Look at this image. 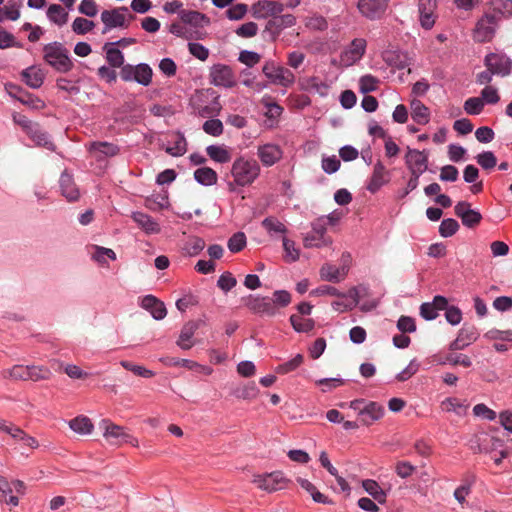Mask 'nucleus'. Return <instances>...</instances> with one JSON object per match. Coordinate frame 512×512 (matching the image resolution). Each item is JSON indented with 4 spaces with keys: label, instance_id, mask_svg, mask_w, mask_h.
I'll return each instance as SVG.
<instances>
[{
    "label": "nucleus",
    "instance_id": "nucleus-50",
    "mask_svg": "<svg viewBox=\"0 0 512 512\" xmlns=\"http://www.w3.org/2000/svg\"><path fill=\"white\" fill-rule=\"evenodd\" d=\"M228 249L237 253L240 252L246 246V236L243 232H237L228 240Z\"/></svg>",
    "mask_w": 512,
    "mask_h": 512
},
{
    "label": "nucleus",
    "instance_id": "nucleus-49",
    "mask_svg": "<svg viewBox=\"0 0 512 512\" xmlns=\"http://www.w3.org/2000/svg\"><path fill=\"white\" fill-rule=\"evenodd\" d=\"M205 248V241L199 237H191L185 244V251L190 256L198 255Z\"/></svg>",
    "mask_w": 512,
    "mask_h": 512
},
{
    "label": "nucleus",
    "instance_id": "nucleus-62",
    "mask_svg": "<svg viewBox=\"0 0 512 512\" xmlns=\"http://www.w3.org/2000/svg\"><path fill=\"white\" fill-rule=\"evenodd\" d=\"M78 11L87 17H94L98 13V7L92 0H82L78 7Z\"/></svg>",
    "mask_w": 512,
    "mask_h": 512
},
{
    "label": "nucleus",
    "instance_id": "nucleus-5",
    "mask_svg": "<svg viewBox=\"0 0 512 512\" xmlns=\"http://www.w3.org/2000/svg\"><path fill=\"white\" fill-rule=\"evenodd\" d=\"M50 371L39 366L15 365L7 371L5 380L11 382H38L48 380Z\"/></svg>",
    "mask_w": 512,
    "mask_h": 512
},
{
    "label": "nucleus",
    "instance_id": "nucleus-27",
    "mask_svg": "<svg viewBox=\"0 0 512 512\" xmlns=\"http://www.w3.org/2000/svg\"><path fill=\"white\" fill-rule=\"evenodd\" d=\"M387 171L382 162L378 161L373 168V173L367 185L371 193L377 192L387 182Z\"/></svg>",
    "mask_w": 512,
    "mask_h": 512
},
{
    "label": "nucleus",
    "instance_id": "nucleus-29",
    "mask_svg": "<svg viewBox=\"0 0 512 512\" xmlns=\"http://www.w3.org/2000/svg\"><path fill=\"white\" fill-rule=\"evenodd\" d=\"M60 187L62 195L69 201H75L79 198V190L76 187L73 178L67 173H63L60 178Z\"/></svg>",
    "mask_w": 512,
    "mask_h": 512
},
{
    "label": "nucleus",
    "instance_id": "nucleus-15",
    "mask_svg": "<svg viewBox=\"0 0 512 512\" xmlns=\"http://www.w3.org/2000/svg\"><path fill=\"white\" fill-rule=\"evenodd\" d=\"M257 156L263 166L270 167L282 159L281 147L274 143H265L257 147Z\"/></svg>",
    "mask_w": 512,
    "mask_h": 512
},
{
    "label": "nucleus",
    "instance_id": "nucleus-54",
    "mask_svg": "<svg viewBox=\"0 0 512 512\" xmlns=\"http://www.w3.org/2000/svg\"><path fill=\"white\" fill-rule=\"evenodd\" d=\"M203 130L205 133L217 137L223 133V123L219 119H210L204 122Z\"/></svg>",
    "mask_w": 512,
    "mask_h": 512
},
{
    "label": "nucleus",
    "instance_id": "nucleus-31",
    "mask_svg": "<svg viewBox=\"0 0 512 512\" xmlns=\"http://www.w3.org/2000/svg\"><path fill=\"white\" fill-rule=\"evenodd\" d=\"M207 155L217 163H228L231 158V150L225 145H210L206 148Z\"/></svg>",
    "mask_w": 512,
    "mask_h": 512
},
{
    "label": "nucleus",
    "instance_id": "nucleus-10",
    "mask_svg": "<svg viewBox=\"0 0 512 512\" xmlns=\"http://www.w3.org/2000/svg\"><path fill=\"white\" fill-rule=\"evenodd\" d=\"M127 12V7H118L102 11L101 21L104 24L102 33H106L114 28H127L130 24V20L133 19L132 15L127 18Z\"/></svg>",
    "mask_w": 512,
    "mask_h": 512
},
{
    "label": "nucleus",
    "instance_id": "nucleus-18",
    "mask_svg": "<svg viewBox=\"0 0 512 512\" xmlns=\"http://www.w3.org/2000/svg\"><path fill=\"white\" fill-rule=\"evenodd\" d=\"M389 0H359L358 9L367 18L380 17L387 8Z\"/></svg>",
    "mask_w": 512,
    "mask_h": 512
},
{
    "label": "nucleus",
    "instance_id": "nucleus-12",
    "mask_svg": "<svg viewBox=\"0 0 512 512\" xmlns=\"http://www.w3.org/2000/svg\"><path fill=\"white\" fill-rule=\"evenodd\" d=\"M405 163L412 175L420 176L428 168V153L407 148Z\"/></svg>",
    "mask_w": 512,
    "mask_h": 512
},
{
    "label": "nucleus",
    "instance_id": "nucleus-48",
    "mask_svg": "<svg viewBox=\"0 0 512 512\" xmlns=\"http://www.w3.org/2000/svg\"><path fill=\"white\" fill-rule=\"evenodd\" d=\"M91 257L93 260L100 264H105L106 260L105 257H108L111 260L116 259V254L112 249L100 247V246H94V252L91 254Z\"/></svg>",
    "mask_w": 512,
    "mask_h": 512
},
{
    "label": "nucleus",
    "instance_id": "nucleus-19",
    "mask_svg": "<svg viewBox=\"0 0 512 512\" xmlns=\"http://www.w3.org/2000/svg\"><path fill=\"white\" fill-rule=\"evenodd\" d=\"M299 87L301 90L317 93L318 95L325 97L329 91V84L323 80H321L317 76H309L300 78L298 81Z\"/></svg>",
    "mask_w": 512,
    "mask_h": 512
},
{
    "label": "nucleus",
    "instance_id": "nucleus-9",
    "mask_svg": "<svg viewBox=\"0 0 512 512\" xmlns=\"http://www.w3.org/2000/svg\"><path fill=\"white\" fill-rule=\"evenodd\" d=\"M324 220L323 217L317 219L312 225V231L303 237L305 248H323L332 245V238L326 235Z\"/></svg>",
    "mask_w": 512,
    "mask_h": 512
},
{
    "label": "nucleus",
    "instance_id": "nucleus-58",
    "mask_svg": "<svg viewBox=\"0 0 512 512\" xmlns=\"http://www.w3.org/2000/svg\"><path fill=\"white\" fill-rule=\"evenodd\" d=\"M231 393L237 398L252 399L257 395L258 391L256 386H235Z\"/></svg>",
    "mask_w": 512,
    "mask_h": 512
},
{
    "label": "nucleus",
    "instance_id": "nucleus-11",
    "mask_svg": "<svg viewBox=\"0 0 512 512\" xmlns=\"http://www.w3.org/2000/svg\"><path fill=\"white\" fill-rule=\"evenodd\" d=\"M152 69L147 64L125 65L122 67L120 76L124 81H136L137 83L148 86L152 80Z\"/></svg>",
    "mask_w": 512,
    "mask_h": 512
},
{
    "label": "nucleus",
    "instance_id": "nucleus-61",
    "mask_svg": "<svg viewBox=\"0 0 512 512\" xmlns=\"http://www.w3.org/2000/svg\"><path fill=\"white\" fill-rule=\"evenodd\" d=\"M29 134L36 144L45 146L48 149L53 148V144L49 141L48 135L45 132L41 131L38 125H36V128L33 129V132H30Z\"/></svg>",
    "mask_w": 512,
    "mask_h": 512
},
{
    "label": "nucleus",
    "instance_id": "nucleus-51",
    "mask_svg": "<svg viewBox=\"0 0 512 512\" xmlns=\"http://www.w3.org/2000/svg\"><path fill=\"white\" fill-rule=\"evenodd\" d=\"M466 407L467 406L457 398H446L441 402L442 410L447 412L454 411L457 414H461Z\"/></svg>",
    "mask_w": 512,
    "mask_h": 512
},
{
    "label": "nucleus",
    "instance_id": "nucleus-52",
    "mask_svg": "<svg viewBox=\"0 0 512 512\" xmlns=\"http://www.w3.org/2000/svg\"><path fill=\"white\" fill-rule=\"evenodd\" d=\"M459 229V224L452 218L444 219L439 226V233L442 237H450Z\"/></svg>",
    "mask_w": 512,
    "mask_h": 512
},
{
    "label": "nucleus",
    "instance_id": "nucleus-37",
    "mask_svg": "<svg viewBox=\"0 0 512 512\" xmlns=\"http://www.w3.org/2000/svg\"><path fill=\"white\" fill-rule=\"evenodd\" d=\"M194 177L198 183L206 186L214 185L218 179L216 172L209 167L198 168L194 172Z\"/></svg>",
    "mask_w": 512,
    "mask_h": 512
},
{
    "label": "nucleus",
    "instance_id": "nucleus-46",
    "mask_svg": "<svg viewBox=\"0 0 512 512\" xmlns=\"http://www.w3.org/2000/svg\"><path fill=\"white\" fill-rule=\"evenodd\" d=\"M187 151V142L182 134H177L173 146H168L166 152L172 156H182Z\"/></svg>",
    "mask_w": 512,
    "mask_h": 512
},
{
    "label": "nucleus",
    "instance_id": "nucleus-8",
    "mask_svg": "<svg viewBox=\"0 0 512 512\" xmlns=\"http://www.w3.org/2000/svg\"><path fill=\"white\" fill-rule=\"evenodd\" d=\"M498 26L497 18L492 14H484L479 18L472 30V38L476 43L491 42Z\"/></svg>",
    "mask_w": 512,
    "mask_h": 512
},
{
    "label": "nucleus",
    "instance_id": "nucleus-4",
    "mask_svg": "<svg viewBox=\"0 0 512 512\" xmlns=\"http://www.w3.org/2000/svg\"><path fill=\"white\" fill-rule=\"evenodd\" d=\"M44 60L59 72H68L73 64L68 56V50L59 42L49 43L43 48Z\"/></svg>",
    "mask_w": 512,
    "mask_h": 512
},
{
    "label": "nucleus",
    "instance_id": "nucleus-44",
    "mask_svg": "<svg viewBox=\"0 0 512 512\" xmlns=\"http://www.w3.org/2000/svg\"><path fill=\"white\" fill-rule=\"evenodd\" d=\"M72 31L77 35H84L92 31L95 27V23L83 17H77L72 22Z\"/></svg>",
    "mask_w": 512,
    "mask_h": 512
},
{
    "label": "nucleus",
    "instance_id": "nucleus-17",
    "mask_svg": "<svg viewBox=\"0 0 512 512\" xmlns=\"http://www.w3.org/2000/svg\"><path fill=\"white\" fill-rule=\"evenodd\" d=\"M284 10V4L273 0H260L252 6L255 18L264 19L277 15Z\"/></svg>",
    "mask_w": 512,
    "mask_h": 512
},
{
    "label": "nucleus",
    "instance_id": "nucleus-35",
    "mask_svg": "<svg viewBox=\"0 0 512 512\" xmlns=\"http://www.w3.org/2000/svg\"><path fill=\"white\" fill-rule=\"evenodd\" d=\"M69 427L78 434L88 435L92 432L94 426L88 417L77 416L69 421Z\"/></svg>",
    "mask_w": 512,
    "mask_h": 512
},
{
    "label": "nucleus",
    "instance_id": "nucleus-64",
    "mask_svg": "<svg viewBox=\"0 0 512 512\" xmlns=\"http://www.w3.org/2000/svg\"><path fill=\"white\" fill-rule=\"evenodd\" d=\"M247 9L248 7L246 4L240 3L229 8L226 11V14L230 20H240L246 15Z\"/></svg>",
    "mask_w": 512,
    "mask_h": 512
},
{
    "label": "nucleus",
    "instance_id": "nucleus-57",
    "mask_svg": "<svg viewBox=\"0 0 512 512\" xmlns=\"http://www.w3.org/2000/svg\"><path fill=\"white\" fill-rule=\"evenodd\" d=\"M477 163L484 169H491L495 167L497 163V159L493 152L486 151L483 153H480L476 157Z\"/></svg>",
    "mask_w": 512,
    "mask_h": 512
},
{
    "label": "nucleus",
    "instance_id": "nucleus-43",
    "mask_svg": "<svg viewBox=\"0 0 512 512\" xmlns=\"http://www.w3.org/2000/svg\"><path fill=\"white\" fill-rule=\"evenodd\" d=\"M20 17L19 6L15 2H9L4 7H0V22L5 20L16 21Z\"/></svg>",
    "mask_w": 512,
    "mask_h": 512
},
{
    "label": "nucleus",
    "instance_id": "nucleus-47",
    "mask_svg": "<svg viewBox=\"0 0 512 512\" xmlns=\"http://www.w3.org/2000/svg\"><path fill=\"white\" fill-rule=\"evenodd\" d=\"M484 105L480 97H471L465 101L464 110L467 114L478 115L483 111Z\"/></svg>",
    "mask_w": 512,
    "mask_h": 512
},
{
    "label": "nucleus",
    "instance_id": "nucleus-63",
    "mask_svg": "<svg viewBox=\"0 0 512 512\" xmlns=\"http://www.w3.org/2000/svg\"><path fill=\"white\" fill-rule=\"evenodd\" d=\"M482 219V215L476 211L471 209V211H468L462 218V223L464 226L473 228L477 226Z\"/></svg>",
    "mask_w": 512,
    "mask_h": 512
},
{
    "label": "nucleus",
    "instance_id": "nucleus-24",
    "mask_svg": "<svg viewBox=\"0 0 512 512\" xmlns=\"http://www.w3.org/2000/svg\"><path fill=\"white\" fill-rule=\"evenodd\" d=\"M447 299L443 296H436L433 302L423 303L420 307V314L426 320H434L438 316L439 310H444L447 306Z\"/></svg>",
    "mask_w": 512,
    "mask_h": 512
},
{
    "label": "nucleus",
    "instance_id": "nucleus-20",
    "mask_svg": "<svg viewBox=\"0 0 512 512\" xmlns=\"http://www.w3.org/2000/svg\"><path fill=\"white\" fill-rule=\"evenodd\" d=\"M246 306L254 313L266 316H274L276 309L271 299L267 297L250 296L246 300Z\"/></svg>",
    "mask_w": 512,
    "mask_h": 512
},
{
    "label": "nucleus",
    "instance_id": "nucleus-2",
    "mask_svg": "<svg viewBox=\"0 0 512 512\" xmlns=\"http://www.w3.org/2000/svg\"><path fill=\"white\" fill-rule=\"evenodd\" d=\"M260 165L256 160L237 158L231 167V174L235 184L238 186L251 185L260 175Z\"/></svg>",
    "mask_w": 512,
    "mask_h": 512
},
{
    "label": "nucleus",
    "instance_id": "nucleus-22",
    "mask_svg": "<svg viewBox=\"0 0 512 512\" xmlns=\"http://www.w3.org/2000/svg\"><path fill=\"white\" fill-rule=\"evenodd\" d=\"M92 157L98 161H102L107 157H112L118 154L119 148L109 142H92L88 148Z\"/></svg>",
    "mask_w": 512,
    "mask_h": 512
},
{
    "label": "nucleus",
    "instance_id": "nucleus-36",
    "mask_svg": "<svg viewBox=\"0 0 512 512\" xmlns=\"http://www.w3.org/2000/svg\"><path fill=\"white\" fill-rule=\"evenodd\" d=\"M477 339L475 328H462L457 339L452 343L454 349H462Z\"/></svg>",
    "mask_w": 512,
    "mask_h": 512
},
{
    "label": "nucleus",
    "instance_id": "nucleus-6",
    "mask_svg": "<svg viewBox=\"0 0 512 512\" xmlns=\"http://www.w3.org/2000/svg\"><path fill=\"white\" fill-rule=\"evenodd\" d=\"M262 72L271 84L282 87H290L295 82V75L287 68L276 64L274 61H266Z\"/></svg>",
    "mask_w": 512,
    "mask_h": 512
},
{
    "label": "nucleus",
    "instance_id": "nucleus-33",
    "mask_svg": "<svg viewBox=\"0 0 512 512\" xmlns=\"http://www.w3.org/2000/svg\"><path fill=\"white\" fill-rule=\"evenodd\" d=\"M48 19L57 26H63L68 21V12L58 4H51L47 9Z\"/></svg>",
    "mask_w": 512,
    "mask_h": 512
},
{
    "label": "nucleus",
    "instance_id": "nucleus-41",
    "mask_svg": "<svg viewBox=\"0 0 512 512\" xmlns=\"http://www.w3.org/2000/svg\"><path fill=\"white\" fill-rule=\"evenodd\" d=\"M284 260L286 262H296L300 258V250L296 247L293 240L283 237Z\"/></svg>",
    "mask_w": 512,
    "mask_h": 512
},
{
    "label": "nucleus",
    "instance_id": "nucleus-55",
    "mask_svg": "<svg viewBox=\"0 0 512 512\" xmlns=\"http://www.w3.org/2000/svg\"><path fill=\"white\" fill-rule=\"evenodd\" d=\"M379 81L372 75H364L359 80V88L361 93H368L376 90Z\"/></svg>",
    "mask_w": 512,
    "mask_h": 512
},
{
    "label": "nucleus",
    "instance_id": "nucleus-25",
    "mask_svg": "<svg viewBox=\"0 0 512 512\" xmlns=\"http://www.w3.org/2000/svg\"><path fill=\"white\" fill-rule=\"evenodd\" d=\"M478 452H490L502 446V441L488 432H480L475 435Z\"/></svg>",
    "mask_w": 512,
    "mask_h": 512
},
{
    "label": "nucleus",
    "instance_id": "nucleus-34",
    "mask_svg": "<svg viewBox=\"0 0 512 512\" xmlns=\"http://www.w3.org/2000/svg\"><path fill=\"white\" fill-rule=\"evenodd\" d=\"M411 115L412 119L418 124L425 125L429 122V110L419 100H413L411 102Z\"/></svg>",
    "mask_w": 512,
    "mask_h": 512
},
{
    "label": "nucleus",
    "instance_id": "nucleus-60",
    "mask_svg": "<svg viewBox=\"0 0 512 512\" xmlns=\"http://www.w3.org/2000/svg\"><path fill=\"white\" fill-rule=\"evenodd\" d=\"M0 430L11 435L15 440L21 441L25 437L26 433L12 423L3 422L0 426Z\"/></svg>",
    "mask_w": 512,
    "mask_h": 512
},
{
    "label": "nucleus",
    "instance_id": "nucleus-40",
    "mask_svg": "<svg viewBox=\"0 0 512 512\" xmlns=\"http://www.w3.org/2000/svg\"><path fill=\"white\" fill-rule=\"evenodd\" d=\"M262 226L271 236H273V234L284 235L288 231L284 223L272 216L265 218L262 221Z\"/></svg>",
    "mask_w": 512,
    "mask_h": 512
},
{
    "label": "nucleus",
    "instance_id": "nucleus-13",
    "mask_svg": "<svg viewBox=\"0 0 512 512\" xmlns=\"http://www.w3.org/2000/svg\"><path fill=\"white\" fill-rule=\"evenodd\" d=\"M366 41L362 38L354 39L341 53V64L348 67L359 61L365 53Z\"/></svg>",
    "mask_w": 512,
    "mask_h": 512
},
{
    "label": "nucleus",
    "instance_id": "nucleus-28",
    "mask_svg": "<svg viewBox=\"0 0 512 512\" xmlns=\"http://www.w3.org/2000/svg\"><path fill=\"white\" fill-rule=\"evenodd\" d=\"M320 277L324 281L338 283L346 277L348 269L345 267L337 268L329 263L324 264L320 268Z\"/></svg>",
    "mask_w": 512,
    "mask_h": 512
},
{
    "label": "nucleus",
    "instance_id": "nucleus-26",
    "mask_svg": "<svg viewBox=\"0 0 512 512\" xmlns=\"http://www.w3.org/2000/svg\"><path fill=\"white\" fill-rule=\"evenodd\" d=\"M199 327V322L189 321L181 329L177 345L184 350H189L193 347V336Z\"/></svg>",
    "mask_w": 512,
    "mask_h": 512
},
{
    "label": "nucleus",
    "instance_id": "nucleus-3",
    "mask_svg": "<svg viewBox=\"0 0 512 512\" xmlns=\"http://www.w3.org/2000/svg\"><path fill=\"white\" fill-rule=\"evenodd\" d=\"M358 416L360 423L364 426H371L378 422L385 415V408L378 402L366 399H356L349 403Z\"/></svg>",
    "mask_w": 512,
    "mask_h": 512
},
{
    "label": "nucleus",
    "instance_id": "nucleus-1",
    "mask_svg": "<svg viewBox=\"0 0 512 512\" xmlns=\"http://www.w3.org/2000/svg\"><path fill=\"white\" fill-rule=\"evenodd\" d=\"M483 62L486 70L476 75L477 84H490L493 76L507 77L512 72V59L503 52H490Z\"/></svg>",
    "mask_w": 512,
    "mask_h": 512
},
{
    "label": "nucleus",
    "instance_id": "nucleus-7",
    "mask_svg": "<svg viewBox=\"0 0 512 512\" xmlns=\"http://www.w3.org/2000/svg\"><path fill=\"white\" fill-rule=\"evenodd\" d=\"M100 427L104 430L103 437L110 445L121 446L125 443H130L133 446L138 445V440L127 433L122 426L104 419L101 421Z\"/></svg>",
    "mask_w": 512,
    "mask_h": 512
},
{
    "label": "nucleus",
    "instance_id": "nucleus-53",
    "mask_svg": "<svg viewBox=\"0 0 512 512\" xmlns=\"http://www.w3.org/2000/svg\"><path fill=\"white\" fill-rule=\"evenodd\" d=\"M65 373L71 378L75 380L81 381H92L91 374L83 371L76 365H67L64 369Z\"/></svg>",
    "mask_w": 512,
    "mask_h": 512
},
{
    "label": "nucleus",
    "instance_id": "nucleus-16",
    "mask_svg": "<svg viewBox=\"0 0 512 512\" xmlns=\"http://www.w3.org/2000/svg\"><path fill=\"white\" fill-rule=\"evenodd\" d=\"M254 482L260 489L268 492H274L283 489L287 483V479L284 477L282 472L276 471L264 476H257Z\"/></svg>",
    "mask_w": 512,
    "mask_h": 512
},
{
    "label": "nucleus",
    "instance_id": "nucleus-32",
    "mask_svg": "<svg viewBox=\"0 0 512 512\" xmlns=\"http://www.w3.org/2000/svg\"><path fill=\"white\" fill-rule=\"evenodd\" d=\"M132 218L148 234L160 231L159 225L147 214L135 212L132 214Z\"/></svg>",
    "mask_w": 512,
    "mask_h": 512
},
{
    "label": "nucleus",
    "instance_id": "nucleus-56",
    "mask_svg": "<svg viewBox=\"0 0 512 512\" xmlns=\"http://www.w3.org/2000/svg\"><path fill=\"white\" fill-rule=\"evenodd\" d=\"M235 33L242 38H251L258 33V25L255 22H247L239 26Z\"/></svg>",
    "mask_w": 512,
    "mask_h": 512
},
{
    "label": "nucleus",
    "instance_id": "nucleus-38",
    "mask_svg": "<svg viewBox=\"0 0 512 512\" xmlns=\"http://www.w3.org/2000/svg\"><path fill=\"white\" fill-rule=\"evenodd\" d=\"M362 486L364 490L374 498V500L381 504L386 502V493L376 481L371 479L364 480Z\"/></svg>",
    "mask_w": 512,
    "mask_h": 512
},
{
    "label": "nucleus",
    "instance_id": "nucleus-23",
    "mask_svg": "<svg viewBox=\"0 0 512 512\" xmlns=\"http://www.w3.org/2000/svg\"><path fill=\"white\" fill-rule=\"evenodd\" d=\"M141 307L149 311L156 320H162L166 317L167 310L164 303L153 295H146L143 297Z\"/></svg>",
    "mask_w": 512,
    "mask_h": 512
},
{
    "label": "nucleus",
    "instance_id": "nucleus-45",
    "mask_svg": "<svg viewBox=\"0 0 512 512\" xmlns=\"http://www.w3.org/2000/svg\"><path fill=\"white\" fill-rule=\"evenodd\" d=\"M291 324L297 332H308L313 329L314 322L312 319L303 318L301 316L292 315L290 317Z\"/></svg>",
    "mask_w": 512,
    "mask_h": 512
},
{
    "label": "nucleus",
    "instance_id": "nucleus-39",
    "mask_svg": "<svg viewBox=\"0 0 512 512\" xmlns=\"http://www.w3.org/2000/svg\"><path fill=\"white\" fill-rule=\"evenodd\" d=\"M104 50L106 51V59L112 67H123L124 55L119 49L114 48L113 44H105Z\"/></svg>",
    "mask_w": 512,
    "mask_h": 512
},
{
    "label": "nucleus",
    "instance_id": "nucleus-59",
    "mask_svg": "<svg viewBox=\"0 0 512 512\" xmlns=\"http://www.w3.org/2000/svg\"><path fill=\"white\" fill-rule=\"evenodd\" d=\"M416 470V467L413 466L409 461H398L395 464V472L400 478H408L413 474Z\"/></svg>",
    "mask_w": 512,
    "mask_h": 512
},
{
    "label": "nucleus",
    "instance_id": "nucleus-21",
    "mask_svg": "<svg viewBox=\"0 0 512 512\" xmlns=\"http://www.w3.org/2000/svg\"><path fill=\"white\" fill-rule=\"evenodd\" d=\"M436 0H419V14L421 26L425 29H431L436 20Z\"/></svg>",
    "mask_w": 512,
    "mask_h": 512
},
{
    "label": "nucleus",
    "instance_id": "nucleus-42",
    "mask_svg": "<svg viewBox=\"0 0 512 512\" xmlns=\"http://www.w3.org/2000/svg\"><path fill=\"white\" fill-rule=\"evenodd\" d=\"M484 88L480 92V98L484 104L494 105L500 101L498 89L490 84H483Z\"/></svg>",
    "mask_w": 512,
    "mask_h": 512
},
{
    "label": "nucleus",
    "instance_id": "nucleus-14",
    "mask_svg": "<svg viewBox=\"0 0 512 512\" xmlns=\"http://www.w3.org/2000/svg\"><path fill=\"white\" fill-rule=\"evenodd\" d=\"M211 83L215 86L231 88L236 84L235 76L230 67L222 64L214 65L210 71Z\"/></svg>",
    "mask_w": 512,
    "mask_h": 512
},
{
    "label": "nucleus",
    "instance_id": "nucleus-30",
    "mask_svg": "<svg viewBox=\"0 0 512 512\" xmlns=\"http://www.w3.org/2000/svg\"><path fill=\"white\" fill-rule=\"evenodd\" d=\"M23 80L25 83L31 88H39L44 81V73L40 68L37 67H29L22 71L21 73Z\"/></svg>",
    "mask_w": 512,
    "mask_h": 512
}]
</instances>
